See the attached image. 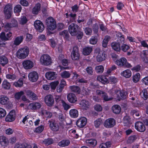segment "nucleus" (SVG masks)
I'll return each instance as SVG.
<instances>
[{"label":"nucleus","instance_id":"4c0bfd02","mask_svg":"<svg viewBox=\"0 0 148 148\" xmlns=\"http://www.w3.org/2000/svg\"><path fill=\"white\" fill-rule=\"evenodd\" d=\"M70 88L71 91L75 93L79 94L80 92V88L78 86H70Z\"/></svg>","mask_w":148,"mask_h":148},{"label":"nucleus","instance_id":"393cba45","mask_svg":"<svg viewBox=\"0 0 148 148\" xmlns=\"http://www.w3.org/2000/svg\"><path fill=\"white\" fill-rule=\"evenodd\" d=\"M111 47L114 50L119 51L121 49L120 44L119 42H113L111 43Z\"/></svg>","mask_w":148,"mask_h":148},{"label":"nucleus","instance_id":"5fc2aeb1","mask_svg":"<svg viewBox=\"0 0 148 148\" xmlns=\"http://www.w3.org/2000/svg\"><path fill=\"white\" fill-rule=\"evenodd\" d=\"M54 99L55 101L57 103H62L64 101L61 99V97L60 95L55 96Z\"/></svg>","mask_w":148,"mask_h":148},{"label":"nucleus","instance_id":"6e6d98bb","mask_svg":"<svg viewBox=\"0 0 148 148\" xmlns=\"http://www.w3.org/2000/svg\"><path fill=\"white\" fill-rule=\"evenodd\" d=\"M97 41V39L96 36H92L90 40V44L95 45L96 44Z\"/></svg>","mask_w":148,"mask_h":148},{"label":"nucleus","instance_id":"a18cd8bd","mask_svg":"<svg viewBox=\"0 0 148 148\" xmlns=\"http://www.w3.org/2000/svg\"><path fill=\"white\" fill-rule=\"evenodd\" d=\"M96 72L98 73H102L103 71L104 67L102 65L96 66L95 68Z\"/></svg>","mask_w":148,"mask_h":148},{"label":"nucleus","instance_id":"9b49d317","mask_svg":"<svg viewBox=\"0 0 148 148\" xmlns=\"http://www.w3.org/2000/svg\"><path fill=\"white\" fill-rule=\"evenodd\" d=\"M79 106L83 110L88 109L90 106V103L86 100H82L79 103Z\"/></svg>","mask_w":148,"mask_h":148},{"label":"nucleus","instance_id":"1a4fd4ad","mask_svg":"<svg viewBox=\"0 0 148 148\" xmlns=\"http://www.w3.org/2000/svg\"><path fill=\"white\" fill-rule=\"evenodd\" d=\"M12 34L11 32H9L6 34L4 32H2L0 35V39L2 41L10 40L12 38Z\"/></svg>","mask_w":148,"mask_h":148},{"label":"nucleus","instance_id":"f704fd0d","mask_svg":"<svg viewBox=\"0 0 148 148\" xmlns=\"http://www.w3.org/2000/svg\"><path fill=\"white\" fill-rule=\"evenodd\" d=\"M70 143V141L69 140H63L59 142L58 145L61 147H65L68 146Z\"/></svg>","mask_w":148,"mask_h":148},{"label":"nucleus","instance_id":"b1692460","mask_svg":"<svg viewBox=\"0 0 148 148\" xmlns=\"http://www.w3.org/2000/svg\"><path fill=\"white\" fill-rule=\"evenodd\" d=\"M41 7L40 3H38L36 4L32 9V13L35 15L38 14L40 10Z\"/></svg>","mask_w":148,"mask_h":148},{"label":"nucleus","instance_id":"ddd939ff","mask_svg":"<svg viewBox=\"0 0 148 148\" xmlns=\"http://www.w3.org/2000/svg\"><path fill=\"white\" fill-rule=\"evenodd\" d=\"M135 128L138 131L140 132H144L146 128L144 124L141 122L137 121L135 124Z\"/></svg>","mask_w":148,"mask_h":148},{"label":"nucleus","instance_id":"bf43d9fd","mask_svg":"<svg viewBox=\"0 0 148 148\" xmlns=\"http://www.w3.org/2000/svg\"><path fill=\"white\" fill-rule=\"evenodd\" d=\"M58 84L59 82L57 81L51 83L50 85L51 88L52 89H55L56 86Z\"/></svg>","mask_w":148,"mask_h":148},{"label":"nucleus","instance_id":"603ef678","mask_svg":"<svg viewBox=\"0 0 148 148\" xmlns=\"http://www.w3.org/2000/svg\"><path fill=\"white\" fill-rule=\"evenodd\" d=\"M27 21V20L25 16H22L21 18V20L20 24L22 25H24L26 24Z\"/></svg>","mask_w":148,"mask_h":148},{"label":"nucleus","instance_id":"5701e85b","mask_svg":"<svg viewBox=\"0 0 148 148\" xmlns=\"http://www.w3.org/2000/svg\"><path fill=\"white\" fill-rule=\"evenodd\" d=\"M107 77V75L102 76H99L97 77V79L103 84H105L109 82L108 79Z\"/></svg>","mask_w":148,"mask_h":148},{"label":"nucleus","instance_id":"680f3d73","mask_svg":"<svg viewBox=\"0 0 148 148\" xmlns=\"http://www.w3.org/2000/svg\"><path fill=\"white\" fill-rule=\"evenodd\" d=\"M129 47L125 44H123L121 47V49L124 52H126L129 49Z\"/></svg>","mask_w":148,"mask_h":148},{"label":"nucleus","instance_id":"39448f33","mask_svg":"<svg viewBox=\"0 0 148 148\" xmlns=\"http://www.w3.org/2000/svg\"><path fill=\"white\" fill-rule=\"evenodd\" d=\"M116 63L120 66L128 68L132 67L131 64L127 62L126 59L125 58H121L119 60H116Z\"/></svg>","mask_w":148,"mask_h":148},{"label":"nucleus","instance_id":"f257e3e1","mask_svg":"<svg viewBox=\"0 0 148 148\" xmlns=\"http://www.w3.org/2000/svg\"><path fill=\"white\" fill-rule=\"evenodd\" d=\"M79 29V26L74 23H72L68 27L69 32L71 36H77L78 39H81L83 37V34Z\"/></svg>","mask_w":148,"mask_h":148},{"label":"nucleus","instance_id":"4be33fe9","mask_svg":"<svg viewBox=\"0 0 148 148\" xmlns=\"http://www.w3.org/2000/svg\"><path fill=\"white\" fill-rule=\"evenodd\" d=\"M0 143L2 146H7L8 143V141L5 136H0Z\"/></svg>","mask_w":148,"mask_h":148},{"label":"nucleus","instance_id":"864d4df0","mask_svg":"<svg viewBox=\"0 0 148 148\" xmlns=\"http://www.w3.org/2000/svg\"><path fill=\"white\" fill-rule=\"evenodd\" d=\"M22 52V53H27V54H28L29 52V50L28 47L25 46L23 48H21L19 49V52Z\"/></svg>","mask_w":148,"mask_h":148},{"label":"nucleus","instance_id":"09e8293b","mask_svg":"<svg viewBox=\"0 0 148 148\" xmlns=\"http://www.w3.org/2000/svg\"><path fill=\"white\" fill-rule=\"evenodd\" d=\"M103 123L102 120L101 119H98L94 121V125L95 127L98 128Z\"/></svg>","mask_w":148,"mask_h":148},{"label":"nucleus","instance_id":"6ab92c4d","mask_svg":"<svg viewBox=\"0 0 148 148\" xmlns=\"http://www.w3.org/2000/svg\"><path fill=\"white\" fill-rule=\"evenodd\" d=\"M26 95L29 99L33 100H35L38 99V97L36 94L30 90H27L26 92Z\"/></svg>","mask_w":148,"mask_h":148},{"label":"nucleus","instance_id":"a211bd4d","mask_svg":"<svg viewBox=\"0 0 148 148\" xmlns=\"http://www.w3.org/2000/svg\"><path fill=\"white\" fill-rule=\"evenodd\" d=\"M57 76L56 73L54 72H48L45 74L46 78L49 80H53L55 79Z\"/></svg>","mask_w":148,"mask_h":148},{"label":"nucleus","instance_id":"473e14b6","mask_svg":"<svg viewBox=\"0 0 148 148\" xmlns=\"http://www.w3.org/2000/svg\"><path fill=\"white\" fill-rule=\"evenodd\" d=\"M8 62V58L5 56H0V64L2 66H4Z\"/></svg>","mask_w":148,"mask_h":148},{"label":"nucleus","instance_id":"ea45409f","mask_svg":"<svg viewBox=\"0 0 148 148\" xmlns=\"http://www.w3.org/2000/svg\"><path fill=\"white\" fill-rule=\"evenodd\" d=\"M11 85L9 82L7 80H4L2 83V87L5 89L8 90L10 88Z\"/></svg>","mask_w":148,"mask_h":148},{"label":"nucleus","instance_id":"c03bdc74","mask_svg":"<svg viewBox=\"0 0 148 148\" xmlns=\"http://www.w3.org/2000/svg\"><path fill=\"white\" fill-rule=\"evenodd\" d=\"M111 145V144L110 142H106V143H101L99 146V148H108L110 147Z\"/></svg>","mask_w":148,"mask_h":148},{"label":"nucleus","instance_id":"a878e982","mask_svg":"<svg viewBox=\"0 0 148 148\" xmlns=\"http://www.w3.org/2000/svg\"><path fill=\"white\" fill-rule=\"evenodd\" d=\"M105 54L102 51L99 52L97 56V60L98 62H101L105 60Z\"/></svg>","mask_w":148,"mask_h":148},{"label":"nucleus","instance_id":"aec40b11","mask_svg":"<svg viewBox=\"0 0 148 148\" xmlns=\"http://www.w3.org/2000/svg\"><path fill=\"white\" fill-rule=\"evenodd\" d=\"M67 98L68 101L72 103H75L77 101L76 96L74 94L72 93H70L67 95Z\"/></svg>","mask_w":148,"mask_h":148},{"label":"nucleus","instance_id":"052dcab7","mask_svg":"<svg viewBox=\"0 0 148 148\" xmlns=\"http://www.w3.org/2000/svg\"><path fill=\"white\" fill-rule=\"evenodd\" d=\"M87 73L89 75H93V70L91 66L88 67L86 69Z\"/></svg>","mask_w":148,"mask_h":148},{"label":"nucleus","instance_id":"e2e57ef3","mask_svg":"<svg viewBox=\"0 0 148 148\" xmlns=\"http://www.w3.org/2000/svg\"><path fill=\"white\" fill-rule=\"evenodd\" d=\"M20 54L19 55V58L21 59H24L27 57L28 55V54H27V52L25 53H23L22 52H19Z\"/></svg>","mask_w":148,"mask_h":148},{"label":"nucleus","instance_id":"c9c22d12","mask_svg":"<svg viewBox=\"0 0 148 148\" xmlns=\"http://www.w3.org/2000/svg\"><path fill=\"white\" fill-rule=\"evenodd\" d=\"M123 123L125 125H128L131 124V119L128 115H126L124 117L123 119Z\"/></svg>","mask_w":148,"mask_h":148},{"label":"nucleus","instance_id":"7c9ffc66","mask_svg":"<svg viewBox=\"0 0 148 148\" xmlns=\"http://www.w3.org/2000/svg\"><path fill=\"white\" fill-rule=\"evenodd\" d=\"M112 110L113 112L116 114H119L121 111V108L118 105H114L112 106Z\"/></svg>","mask_w":148,"mask_h":148},{"label":"nucleus","instance_id":"6e6552de","mask_svg":"<svg viewBox=\"0 0 148 148\" xmlns=\"http://www.w3.org/2000/svg\"><path fill=\"white\" fill-rule=\"evenodd\" d=\"M116 123L115 120L113 118H109L106 120L104 123V126L107 128L114 127Z\"/></svg>","mask_w":148,"mask_h":148},{"label":"nucleus","instance_id":"7ed1b4c3","mask_svg":"<svg viewBox=\"0 0 148 148\" xmlns=\"http://www.w3.org/2000/svg\"><path fill=\"white\" fill-rule=\"evenodd\" d=\"M40 61L41 64L46 66L50 65L52 63L51 58L47 54L42 55L40 57Z\"/></svg>","mask_w":148,"mask_h":148},{"label":"nucleus","instance_id":"412c9836","mask_svg":"<svg viewBox=\"0 0 148 148\" xmlns=\"http://www.w3.org/2000/svg\"><path fill=\"white\" fill-rule=\"evenodd\" d=\"M117 92L119 94V95H118V96L119 97L118 99L119 101H120L121 99H125L127 98V92L118 90Z\"/></svg>","mask_w":148,"mask_h":148},{"label":"nucleus","instance_id":"2f4dec72","mask_svg":"<svg viewBox=\"0 0 148 148\" xmlns=\"http://www.w3.org/2000/svg\"><path fill=\"white\" fill-rule=\"evenodd\" d=\"M69 114L71 117L77 118L78 116V111L75 109H72L69 111Z\"/></svg>","mask_w":148,"mask_h":148},{"label":"nucleus","instance_id":"c756f323","mask_svg":"<svg viewBox=\"0 0 148 148\" xmlns=\"http://www.w3.org/2000/svg\"><path fill=\"white\" fill-rule=\"evenodd\" d=\"M59 121L61 123L59 122V124L60 125L63 127L65 121V117L64 115L62 113H60L58 117Z\"/></svg>","mask_w":148,"mask_h":148},{"label":"nucleus","instance_id":"a19ab883","mask_svg":"<svg viewBox=\"0 0 148 148\" xmlns=\"http://www.w3.org/2000/svg\"><path fill=\"white\" fill-rule=\"evenodd\" d=\"M60 75L63 78H67L70 77L71 74L69 72L64 71L61 73Z\"/></svg>","mask_w":148,"mask_h":148},{"label":"nucleus","instance_id":"49530a36","mask_svg":"<svg viewBox=\"0 0 148 148\" xmlns=\"http://www.w3.org/2000/svg\"><path fill=\"white\" fill-rule=\"evenodd\" d=\"M137 136L133 135L129 137L127 140V142L129 143H131L134 142L137 138Z\"/></svg>","mask_w":148,"mask_h":148},{"label":"nucleus","instance_id":"de8ad7c7","mask_svg":"<svg viewBox=\"0 0 148 148\" xmlns=\"http://www.w3.org/2000/svg\"><path fill=\"white\" fill-rule=\"evenodd\" d=\"M43 143L46 145H48L53 143V140L51 138H48L45 139L43 141Z\"/></svg>","mask_w":148,"mask_h":148},{"label":"nucleus","instance_id":"e433bc0d","mask_svg":"<svg viewBox=\"0 0 148 148\" xmlns=\"http://www.w3.org/2000/svg\"><path fill=\"white\" fill-rule=\"evenodd\" d=\"M141 97L145 100L148 98V90L146 88L143 89L141 92Z\"/></svg>","mask_w":148,"mask_h":148},{"label":"nucleus","instance_id":"4468645a","mask_svg":"<svg viewBox=\"0 0 148 148\" xmlns=\"http://www.w3.org/2000/svg\"><path fill=\"white\" fill-rule=\"evenodd\" d=\"M87 120L85 117H82L79 118L77 121L76 124L79 127H84L86 124Z\"/></svg>","mask_w":148,"mask_h":148},{"label":"nucleus","instance_id":"0eeeda50","mask_svg":"<svg viewBox=\"0 0 148 148\" xmlns=\"http://www.w3.org/2000/svg\"><path fill=\"white\" fill-rule=\"evenodd\" d=\"M15 117V111L13 110H11L7 115L5 118V121L6 122H11L14 121Z\"/></svg>","mask_w":148,"mask_h":148},{"label":"nucleus","instance_id":"dca6fc26","mask_svg":"<svg viewBox=\"0 0 148 148\" xmlns=\"http://www.w3.org/2000/svg\"><path fill=\"white\" fill-rule=\"evenodd\" d=\"M49 126L51 129L53 131L57 132L58 131L59 127L58 124L55 123L53 120H50L49 121Z\"/></svg>","mask_w":148,"mask_h":148},{"label":"nucleus","instance_id":"69168bd1","mask_svg":"<svg viewBox=\"0 0 148 148\" xmlns=\"http://www.w3.org/2000/svg\"><path fill=\"white\" fill-rule=\"evenodd\" d=\"M19 148H32L31 145L24 143L21 145H19Z\"/></svg>","mask_w":148,"mask_h":148},{"label":"nucleus","instance_id":"bb28decb","mask_svg":"<svg viewBox=\"0 0 148 148\" xmlns=\"http://www.w3.org/2000/svg\"><path fill=\"white\" fill-rule=\"evenodd\" d=\"M29 106L31 109L35 110L39 109L41 107V105L39 103L35 102L29 104Z\"/></svg>","mask_w":148,"mask_h":148},{"label":"nucleus","instance_id":"cd10ccee","mask_svg":"<svg viewBox=\"0 0 148 148\" xmlns=\"http://www.w3.org/2000/svg\"><path fill=\"white\" fill-rule=\"evenodd\" d=\"M92 50V47H86L83 49V53L85 55H88Z\"/></svg>","mask_w":148,"mask_h":148},{"label":"nucleus","instance_id":"20e7f679","mask_svg":"<svg viewBox=\"0 0 148 148\" xmlns=\"http://www.w3.org/2000/svg\"><path fill=\"white\" fill-rule=\"evenodd\" d=\"M46 23L48 28L51 30H53L57 27L56 21L52 17L47 18Z\"/></svg>","mask_w":148,"mask_h":148},{"label":"nucleus","instance_id":"8fccbe9b","mask_svg":"<svg viewBox=\"0 0 148 148\" xmlns=\"http://www.w3.org/2000/svg\"><path fill=\"white\" fill-rule=\"evenodd\" d=\"M20 76H22V77H20L19 79V87H21L22 86L23 84V79L25 78V75L24 73L22 74H20Z\"/></svg>","mask_w":148,"mask_h":148},{"label":"nucleus","instance_id":"37998d69","mask_svg":"<svg viewBox=\"0 0 148 148\" xmlns=\"http://www.w3.org/2000/svg\"><path fill=\"white\" fill-rule=\"evenodd\" d=\"M60 35L63 36L65 38L68 39L69 37V34L67 30H64L59 32Z\"/></svg>","mask_w":148,"mask_h":148},{"label":"nucleus","instance_id":"f03ea898","mask_svg":"<svg viewBox=\"0 0 148 148\" xmlns=\"http://www.w3.org/2000/svg\"><path fill=\"white\" fill-rule=\"evenodd\" d=\"M13 7L11 3L7 4L3 8V13L6 19H9L11 17L12 14Z\"/></svg>","mask_w":148,"mask_h":148},{"label":"nucleus","instance_id":"79ce46f5","mask_svg":"<svg viewBox=\"0 0 148 148\" xmlns=\"http://www.w3.org/2000/svg\"><path fill=\"white\" fill-rule=\"evenodd\" d=\"M101 98L104 101H106L112 100L113 99L112 97H109L107 94L105 92L103 93V94L102 95Z\"/></svg>","mask_w":148,"mask_h":148},{"label":"nucleus","instance_id":"423d86ee","mask_svg":"<svg viewBox=\"0 0 148 148\" xmlns=\"http://www.w3.org/2000/svg\"><path fill=\"white\" fill-rule=\"evenodd\" d=\"M71 56L73 60H77L79 59L80 54L79 52V49L77 46L74 47L71 53Z\"/></svg>","mask_w":148,"mask_h":148},{"label":"nucleus","instance_id":"f8f14e48","mask_svg":"<svg viewBox=\"0 0 148 148\" xmlns=\"http://www.w3.org/2000/svg\"><path fill=\"white\" fill-rule=\"evenodd\" d=\"M34 26L36 30L39 32H42L45 29V27L42 22L39 20L35 21Z\"/></svg>","mask_w":148,"mask_h":148},{"label":"nucleus","instance_id":"c85d7f7f","mask_svg":"<svg viewBox=\"0 0 148 148\" xmlns=\"http://www.w3.org/2000/svg\"><path fill=\"white\" fill-rule=\"evenodd\" d=\"M121 75L126 78L130 77L132 75V72L129 69H127L121 73Z\"/></svg>","mask_w":148,"mask_h":148},{"label":"nucleus","instance_id":"58836bf2","mask_svg":"<svg viewBox=\"0 0 148 148\" xmlns=\"http://www.w3.org/2000/svg\"><path fill=\"white\" fill-rule=\"evenodd\" d=\"M86 143L88 145L93 147L95 146L97 144V140L94 139L87 140L86 141Z\"/></svg>","mask_w":148,"mask_h":148},{"label":"nucleus","instance_id":"72a5a7b5","mask_svg":"<svg viewBox=\"0 0 148 148\" xmlns=\"http://www.w3.org/2000/svg\"><path fill=\"white\" fill-rule=\"evenodd\" d=\"M9 99L6 96H3L0 98V103L3 105L8 104Z\"/></svg>","mask_w":148,"mask_h":148},{"label":"nucleus","instance_id":"13d9d810","mask_svg":"<svg viewBox=\"0 0 148 148\" xmlns=\"http://www.w3.org/2000/svg\"><path fill=\"white\" fill-rule=\"evenodd\" d=\"M6 114L5 110L3 108H0V118L4 117Z\"/></svg>","mask_w":148,"mask_h":148},{"label":"nucleus","instance_id":"9d476101","mask_svg":"<svg viewBox=\"0 0 148 148\" xmlns=\"http://www.w3.org/2000/svg\"><path fill=\"white\" fill-rule=\"evenodd\" d=\"M44 100L46 105L49 106H52L54 103V98L51 95L46 96L45 97Z\"/></svg>","mask_w":148,"mask_h":148},{"label":"nucleus","instance_id":"2eb2a0df","mask_svg":"<svg viewBox=\"0 0 148 148\" xmlns=\"http://www.w3.org/2000/svg\"><path fill=\"white\" fill-rule=\"evenodd\" d=\"M28 78L31 81L33 82H35L38 78V74L36 72H32L29 74Z\"/></svg>","mask_w":148,"mask_h":148},{"label":"nucleus","instance_id":"774afa93","mask_svg":"<svg viewBox=\"0 0 148 148\" xmlns=\"http://www.w3.org/2000/svg\"><path fill=\"white\" fill-rule=\"evenodd\" d=\"M116 36L118 37V39H119L121 42H123L124 40V36L121 33H118L116 34Z\"/></svg>","mask_w":148,"mask_h":148},{"label":"nucleus","instance_id":"338daca9","mask_svg":"<svg viewBox=\"0 0 148 148\" xmlns=\"http://www.w3.org/2000/svg\"><path fill=\"white\" fill-rule=\"evenodd\" d=\"M43 129V126L42 125H41L36 128L35 130V132L37 133H39L42 132Z\"/></svg>","mask_w":148,"mask_h":148},{"label":"nucleus","instance_id":"0e129e2a","mask_svg":"<svg viewBox=\"0 0 148 148\" xmlns=\"http://www.w3.org/2000/svg\"><path fill=\"white\" fill-rule=\"evenodd\" d=\"M84 31L86 34L87 35H91L92 33L91 29L89 27H86L84 28Z\"/></svg>","mask_w":148,"mask_h":148},{"label":"nucleus","instance_id":"4d7b16f0","mask_svg":"<svg viewBox=\"0 0 148 148\" xmlns=\"http://www.w3.org/2000/svg\"><path fill=\"white\" fill-rule=\"evenodd\" d=\"M13 27L10 23H7L5 25L4 28L5 31L8 32L10 31L11 28Z\"/></svg>","mask_w":148,"mask_h":148},{"label":"nucleus","instance_id":"3c124183","mask_svg":"<svg viewBox=\"0 0 148 148\" xmlns=\"http://www.w3.org/2000/svg\"><path fill=\"white\" fill-rule=\"evenodd\" d=\"M140 76L139 73H137L136 75L133 76V81L135 83L138 82L139 80Z\"/></svg>","mask_w":148,"mask_h":148},{"label":"nucleus","instance_id":"f3484780","mask_svg":"<svg viewBox=\"0 0 148 148\" xmlns=\"http://www.w3.org/2000/svg\"><path fill=\"white\" fill-rule=\"evenodd\" d=\"M22 64L24 68L27 69H31L34 65L33 62L29 60L24 61L23 62Z\"/></svg>","mask_w":148,"mask_h":148}]
</instances>
